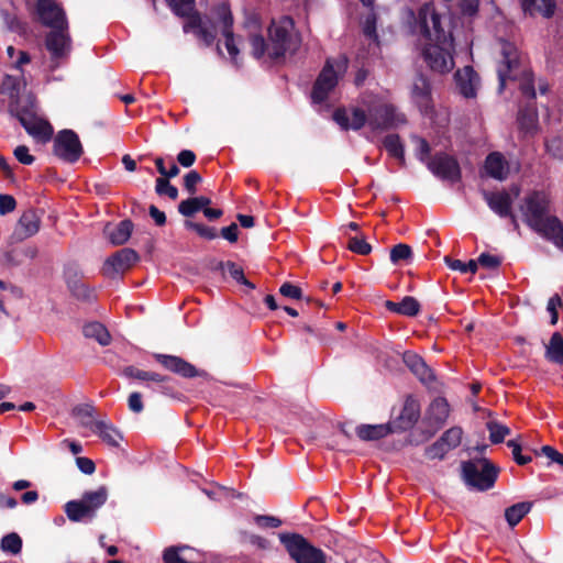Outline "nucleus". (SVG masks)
<instances>
[{
    "label": "nucleus",
    "mask_w": 563,
    "mask_h": 563,
    "mask_svg": "<svg viewBox=\"0 0 563 563\" xmlns=\"http://www.w3.org/2000/svg\"><path fill=\"white\" fill-rule=\"evenodd\" d=\"M407 13L412 31L421 36L422 54L428 66L440 74L451 71L454 67L453 37L450 31L444 30L433 2H423L417 15L412 10Z\"/></svg>",
    "instance_id": "obj_1"
},
{
    "label": "nucleus",
    "mask_w": 563,
    "mask_h": 563,
    "mask_svg": "<svg viewBox=\"0 0 563 563\" xmlns=\"http://www.w3.org/2000/svg\"><path fill=\"white\" fill-rule=\"evenodd\" d=\"M244 27L249 32L252 54L256 58L267 55L272 59L287 53H294L299 46V36L295 31L294 21L289 16L273 20L268 27V42L258 33L261 22L257 14L246 16Z\"/></svg>",
    "instance_id": "obj_2"
},
{
    "label": "nucleus",
    "mask_w": 563,
    "mask_h": 563,
    "mask_svg": "<svg viewBox=\"0 0 563 563\" xmlns=\"http://www.w3.org/2000/svg\"><path fill=\"white\" fill-rule=\"evenodd\" d=\"M334 121L344 130H360L368 126L372 131L397 128L406 122L402 113L383 101L373 99L364 101L361 107L339 109L333 114Z\"/></svg>",
    "instance_id": "obj_3"
},
{
    "label": "nucleus",
    "mask_w": 563,
    "mask_h": 563,
    "mask_svg": "<svg viewBox=\"0 0 563 563\" xmlns=\"http://www.w3.org/2000/svg\"><path fill=\"white\" fill-rule=\"evenodd\" d=\"M35 13L41 23L51 29L46 36V47L52 56L60 58L68 55L71 40L63 8L55 0H37Z\"/></svg>",
    "instance_id": "obj_4"
},
{
    "label": "nucleus",
    "mask_w": 563,
    "mask_h": 563,
    "mask_svg": "<svg viewBox=\"0 0 563 563\" xmlns=\"http://www.w3.org/2000/svg\"><path fill=\"white\" fill-rule=\"evenodd\" d=\"M500 51L503 55V62L498 68L500 89L505 88L507 79L519 80L522 93L528 98H534L536 91L532 75L523 66V59L518 53L517 47L512 43L501 41Z\"/></svg>",
    "instance_id": "obj_5"
},
{
    "label": "nucleus",
    "mask_w": 563,
    "mask_h": 563,
    "mask_svg": "<svg viewBox=\"0 0 563 563\" xmlns=\"http://www.w3.org/2000/svg\"><path fill=\"white\" fill-rule=\"evenodd\" d=\"M347 70V59L344 56L330 58L327 60L322 71L320 73L312 93V101L316 103L323 102L330 91L338 85L339 79L344 76Z\"/></svg>",
    "instance_id": "obj_6"
},
{
    "label": "nucleus",
    "mask_w": 563,
    "mask_h": 563,
    "mask_svg": "<svg viewBox=\"0 0 563 563\" xmlns=\"http://www.w3.org/2000/svg\"><path fill=\"white\" fill-rule=\"evenodd\" d=\"M108 489L104 486L95 492H86L80 500H70L65 505L67 517L75 522L95 517L96 511L107 501Z\"/></svg>",
    "instance_id": "obj_7"
},
{
    "label": "nucleus",
    "mask_w": 563,
    "mask_h": 563,
    "mask_svg": "<svg viewBox=\"0 0 563 563\" xmlns=\"http://www.w3.org/2000/svg\"><path fill=\"white\" fill-rule=\"evenodd\" d=\"M290 558L296 563H327L324 553L299 534H279Z\"/></svg>",
    "instance_id": "obj_8"
},
{
    "label": "nucleus",
    "mask_w": 563,
    "mask_h": 563,
    "mask_svg": "<svg viewBox=\"0 0 563 563\" xmlns=\"http://www.w3.org/2000/svg\"><path fill=\"white\" fill-rule=\"evenodd\" d=\"M462 470L466 484L479 490L493 487L498 474L497 468L487 460L466 462Z\"/></svg>",
    "instance_id": "obj_9"
},
{
    "label": "nucleus",
    "mask_w": 563,
    "mask_h": 563,
    "mask_svg": "<svg viewBox=\"0 0 563 563\" xmlns=\"http://www.w3.org/2000/svg\"><path fill=\"white\" fill-rule=\"evenodd\" d=\"M33 107L25 104L20 111H15L21 124L25 131L37 142L46 143L52 139L53 128L44 119L35 115Z\"/></svg>",
    "instance_id": "obj_10"
},
{
    "label": "nucleus",
    "mask_w": 563,
    "mask_h": 563,
    "mask_svg": "<svg viewBox=\"0 0 563 563\" xmlns=\"http://www.w3.org/2000/svg\"><path fill=\"white\" fill-rule=\"evenodd\" d=\"M82 145L71 130H63L54 139V154L66 163H75L82 155Z\"/></svg>",
    "instance_id": "obj_11"
},
{
    "label": "nucleus",
    "mask_w": 563,
    "mask_h": 563,
    "mask_svg": "<svg viewBox=\"0 0 563 563\" xmlns=\"http://www.w3.org/2000/svg\"><path fill=\"white\" fill-rule=\"evenodd\" d=\"M26 82L22 77L7 75L2 81V91L9 95L12 112L20 111L25 104L33 107L35 99L25 90Z\"/></svg>",
    "instance_id": "obj_12"
},
{
    "label": "nucleus",
    "mask_w": 563,
    "mask_h": 563,
    "mask_svg": "<svg viewBox=\"0 0 563 563\" xmlns=\"http://www.w3.org/2000/svg\"><path fill=\"white\" fill-rule=\"evenodd\" d=\"M550 199L544 191H534L526 198L525 206L522 207L523 216L530 227L534 221H541L549 217Z\"/></svg>",
    "instance_id": "obj_13"
},
{
    "label": "nucleus",
    "mask_w": 563,
    "mask_h": 563,
    "mask_svg": "<svg viewBox=\"0 0 563 563\" xmlns=\"http://www.w3.org/2000/svg\"><path fill=\"white\" fill-rule=\"evenodd\" d=\"M137 260L139 255L135 251L122 249L106 261L103 272L107 276L114 277L131 268Z\"/></svg>",
    "instance_id": "obj_14"
},
{
    "label": "nucleus",
    "mask_w": 563,
    "mask_h": 563,
    "mask_svg": "<svg viewBox=\"0 0 563 563\" xmlns=\"http://www.w3.org/2000/svg\"><path fill=\"white\" fill-rule=\"evenodd\" d=\"M518 196V187H512L510 191L484 192V199L489 208L501 218L511 214L512 201Z\"/></svg>",
    "instance_id": "obj_15"
},
{
    "label": "nucleus",
    "mask_w": 563,
    "mask_h": 563,
    "mask_svg": "<svg viewBox=\"0 0 563 563\" xmlns=\"http://www.w3.org/2000/svg\"><path fill=\"white\" fill-rule=\"evenodd\" d=\"M536 232L563 251V222L554 216L545 217L531 227Z\"/></svg>",
    "instance_id": "obj_16"
},
{
    "label": "nucleus",
    "mask_w": 563,
    "mask_h": 563,
    "mask_svg": "<svg viewBox=\"0 0 563 563\" xmlns=\"http://www.w3.org/2000/svg\"><path fill=\"white\" fill-rule=\"evenodd\" d=\"M218 22L221 27L222 35L224 37L225 48L232 60H236L239 55V48L235 45V40L231 30L233 20L231 12L227 5L219 7L217 11Z\"/></svg>",
    "instance_id": "obj_17"
},
{
    "label": "nucleus",
    "mask_w": 563,
    "mask_h": 563,
    "mask_svg": "<svg viewBox=\"0 0 563 563\" xmlns=\"http://www.w3.org/2000/svg\"><path fill=\"white\" fill-rule=\"evenodd\" d=\"M428 168L437 176L446 179H456L460 174L459 165L454 158L445 154L435 155L428 162Z\"/></svg>",
    "instance_id": "obj_18"
},
{
    "label": "nucleus",
    "mask_w": 563,
    "mask_h": 563,
    "mask_svg": "<svg viewBox=\"0 0 563 563\" xmlns=\"http://www.w3.org/2000/svg\"><path fill=\"white\" fill-rule=\"evenodd\" d=\"M455 82L461 95L465 98H473L476 96L479 79L471 66H465L456 71Z\"/></svg>",
    "instance_id": "obj_19"
},
{
    "label": "nucleus",
    "mask_w": 563,
    "mask_h": 563,
    "mask_svg": "<svg viewBox=\"0 0 563 563\" xmlns=\"http://www.w3.org/2000/svg\"><path fill=\"white\" fill-rule=\"evenodd\" d=\"M186 33L192 32L201 38L207 45H210L216 37V26L207 21H203L198 15L189 16L184 25Z\"/></svg>",
    "instance_id": "obj_20"
},
{
    "label": "nucleus",
    "mask_w": 563,
    "mask_h": 563,
    "mask_svg": "<svg viewBox=\"0 0 563 563\" xmlns=\"http://www.w3.org/2000/svg\"><path fill=\"white\" fill-rule=\"evenodd\" d=\"M155 358L166 369L176 373L183 377H195L197 376V369L195 366L186 362L185 360L166 354H155Z\"/></svg>",
    "instance_id": "obj_21"
},
{
    "label": "nucleus",
    "mask_w": 563,
    "mask_h": 563,
    "mask_svg": "<svg viewBox=\"0 0 563 563\" xmlns=\"http://www.w3.org/2000/svg\"><path fill=\"white\" fill-rule=\"evenodd\" d=\"M411 96L422 113L428 114L431 109V90L429 81L423 76H418L411 87Z\"/></svg>",
    "instance_id": "obj_22"
},
{
    "label": "nucleus",
    "mask_w": 563,
    "mask_h": 563,
    "mask_svg": "<svg viewBox=\"0 0 563 563\" xmlns=\"http://www.w3.org/2000/svg\"><path fill=\"white\" fill-rule=\"evenodd\" d=\"M484 170L488 176L504 180L510 173V166L501 153L493 152L485 159Z\"/></svg>",
    "instance_id": "obj_23"
},
{
    "label": "nucleus",
    "mask_w": 563,
    "mask_h": 563,
    "mask_svg": "<svg viewBox=\"0 0 563 563\" xmlns=\"http://www.w3.org/2000/svg\"><path fill=\"white\" fill-rule=\"evenodd\" d=\"M40 230V217L33 210L25 211L14 230V235L22 241L36 234Z\"/></svg>",
    "instance_id": "obj_24"
},
{
    "label": "nucleus",
    "mask_w": 563,
    "mask_h": 563,
    "mask_svg": "<svg viewBox=\"0 0 563 563\" xmlns=\"http://www.w3.org/2000/svg\"><path fill=\"white\" fill-rule=\"evenodd\" d=\"M404 360L407 366L419 377L422 383L427 384L433 380L434 376L432 371L420 356L406 353Z\"/></svg>",
    "instance_id": "obj_25"
},
{
    "label": "nucleus",
    "mask_w": 563,
    "mask_h": 563,
    "mask_svg": "<svg viewBox=\"0 0 563 563\" xmlns=\"http://www.w3.org/2000/svg\"><path fill=\"white\" fill-rule=\"evenodd\" d=\"M393 432L389 423L361 424L356 428V434L364 441L379 440Z\"/></svg>",
    "instance_id": "obj_26"
},
{
    "label": "nucleus",
    "mask_w": 563,
    "mask_h": 563,
    "mask_svg": "<svg viewBox=\"0 0 563 563\" xmlns=\"http://www.w3.org/2000/svg\"><path fill=\"white\" fill-rule=\"evenodd\" d=\"M420 416V406L419 402L413 399L412 397H409L406 399L402 410L398 417L399 419V428L400 429H407L411 427L419 418Z\"/></svg>",
    "instance_id": "obj_27"
},
{
    "label": "nucleus",
    "mask_w": 563,
    "mask_h": 563,
    "mask_svg": "<svg viewBox=\"0 0 563 563\" xmlns=\"http://www.w3.org/2000/svg\"><path fill=\"white\" fill-rule=\"evenodd\" d=\"M385 306L389 311L408 317H413L418 314L420 310V303L418 302V300L410 296L402 298L400 302H394L388 300L386 301Z\"/></svg>",
    "instance_id": "obj_28"
},
{
    "label": "nucleus",
    "mask_w": 563,
    "mask_h": 563,
    "mask_svg": "<svg viewBox=\"0 0 563 563\" xmlns=\"http://www.w3.org/2000/svg\"><path fill=\"white\" fill-rule=\"evenodd\" d=\"M133 230V224L129 220L121 221L118 225L113 228H107L106 233L114 245L124 244L131 236Z\"/></svg>",
    "instance_id": "obj_29"
},
{
    "label": "nucleus",
    "mask_w": 563,
    "mask_h": 563,
    "mask_svg": "<svg viewBox=\"0 0 563 563\" xmlns=\"http://www.w3.org/2000/svg\"><path fill=\"white\" fill-rule=\"evenodd\" d=\"M522 7L531 15L541 14L545 18L554 13V0H522Z\"/></svg>",
    "instance_id": "obj_30"
},
{
    "label": "nucleus",
    "mask_w": 563,
    "mask_h": 563,
    "mask_svg": "<svg viewBox=\"0 0 563 563\" xmlns=\"http://www.w3.org/2000/svg\"><path fill=\"white\" fill-rule=\"evenodd\" d=\"M451 9L462 19H472L478 12L479 0H451Z\"/></svg>",
    "instance_id": "obj_31"
},
{
    "label": "nucleus",
    "mask_w": 563,
    "mask_h": 563,
    "mask_svg": "<svg viewBox=\"0 0 563 563\" xmlns=\"http://www.w3.org/2000/svg\"><path fill=\"white\" fill-rule=\"evenodd\" d=\"M93 433L98 434L102 441L112 446H117L121 440V434L119 431L106 420H100L98 422L97 428L93 429Z\"/></svg>",
    "instance_id": "obj_32"
},
{
    "label": "nucleus",
    "mask_w": 563,
    "mask_h": 563,
    "mask_svg": "<svg viewBox=\"0 0 563 563\" xmlns=\"http://www.w3.org/2000/svg\"><path fill=\"white\" fill-rule=\"evenodd\" d=\"M428 413L429 418L435 423H444L450 415V407L446 399L441 397L434 399L429 407Z\"/></svg>",
    "instance_id": "obj_33"
},
{
    "label": "nucleus",
    "mask_w": 563,
    "mask_h": 563,
    "mask_svg": "<svg viewBox=\"0 0 563 563\" xmlns=\"http://www.w3.org/2000/svg\"><path fill=\"white\" fill-rule=\"evenodd\" d=\"M74 415L78 419L80 426L87 428L93 433V429L97 428V424L100 420H97L93 417V408L89 405L78 406L74 410Z\"/></svg>",
    "instance_id": "obj_34"
},
{
    "label": "nucleus",
    "mask_w": 563,
    "mask_h": 563,
    "mask_svg": "<svg viewBox=\"0 0 563 563\" xmlns=\"http://www.w3.org/2000/svg\"><path fill=\"white\" fill-rule=\"evenodd\" d=\"M86 338L95 339L101 345L110 343V334L108 330L99 322H91L84 327Z\"/></svg>",
    "instance_id": "obj_35"
},
{
    "label": "nucleus",
    "mask_w": 563,
    "mask_h": 563,
    "mask_svg": "<svg viewBox=\"0 0 563 563\" xmlns=\"http://www.w3.org/2000/svg\"><path fill=\"white\" fill-rule=\"evenodd\" d=\"M547 357L554 363L563 364V338L559 333L551 336L547 346Z\"/></svg>",
    "instance_id": "obj_36"
},
{
    "label": "nucleus",
    "mask_w": 563,
    "mask_h": 563,
    "mask_svg": "<svg viewBox=\"0 0 563 563\" xmlns=\"http://www.w3.org/2000/svg\"><path fill=\"white\" fill-rule=\"evenodd\" d=\"M210 200L206 197H196L184 200L179 203L178 210L185 217H190L200 209L207 207Z\"/></svg>",
    "instance_id": "obj_37"
},
{
    "label": "nucleus",
    "mask_w": 563,
    "mask_h": 563,
    "mask_svg": "<svg viewBox=\"0 0 563 563\" xmlns=\"http://www.w3.org/2000/svg\"><path fill=\"white\" fill-rule=\"evenodd\" d=\"M531 509L529 503L516 504L505 511V518L509 526H516Z\"/></svg>",
    "instance_id": "obj_38"
},
{
    "label": "nucleus",
    "mask_w": 563,
    "mask_h": 563,
    "mask_svg": "<svg viewBox=\"0 0 563 563\" xmlns=\"http://www.w3.org/2000/svg\"><path fill=\"white\" fill-rule=\"evenodd\" d=\"M519 126L525 133H533L537 129V113L533 109H527L519 113Z\"/></svg>",
    "instance_id": "obj_39"
},
{
    "label": "nucleus",
    "mask_w": 563,
    "mask_h": 563,
    "mask_svg": "<svg viewBox=\"0 0 563 563\" xmlns=\"http://www.w3.org/2000/svg\"><path fill=\"white\" fill-rule=\"evenodd\" d=\"M463 431L459 427H453L445 431L440 440L444 443L448 451L455 449L462 441Z\"/></svg>",
    "instance_id": "obj_40"
},
{
    "label": "nucleus",
    "mask_w": 563,
    "mask_h": 563,
    "mask_svg": "<svg viewBox=\"0 0 563 563\" xmlns=\"http://www.w3.org/2000/svg\"><path fill=\"white\" fill-rule=\"evenodd\" d=\"M384 147L391 156L399 159L404 158V147L398 135H387L384 140Z\"/></svg>",
    "instance_id": "obj_41"
},
{
    "label": "nucleus",
    "mask_w": 563,
    "mask_h": 563,
    "mask_svg": "<svg viewBox=\"0 0 563 563\" xmlns=\"http://www.w3.org/2000/svg\"><path fill=\"white\" fill-rule=\"evenodd\" d=\"M22 548V539L16 533H9L1 540V549L4 552L18 554Z\"/></svg>",
    "instance_id": "obj_42"
},
{
    "label": "nucleus",
    "mask_w": 563,
    "mask_h": 563,
    "mask_svg": "<svg viewBox=\"0 0 563 563\" xmlns=\"http://www.w3.org/2000/svg\"><path fill=\"white\" fill-rule=\"evenodd\" d=\"M487 429L489 431V439L493 443L503 442L506 435H508L510 432V430L506 426L495 421L488 422Z\"/></svg>",
    "instance_id": "obj_43"
},
{
    "label": "nucleus",
    "mask_w": 563,
    "mask_h": 563,
    "mask_svg": "<svg viewBox=\"0 0 563 563\" xmlns=\"http://www.w3.org/2000/svg\"><path fill=\"white\" fill-rule=\"evenodd\" d=\"M170 9L181 16H187L194 9V0H165Z\"/></svg>",
    "instance_id": "obj_44"
},
{
    "label": "nucleus",
    "mask_w": 563,
    "mask_h": 563,
    "mask_svg": "<svg viewBox=\"0 0 563 563\" xmlns=\"http://www.w3.org/2000/svg\"><path fill=\"white\" fill-rule=\"evenodd\" d=\"M376 15L374 13H368L364 21L362 22L364 34L373 40L374 44L378 45V36L376 33Z\"/></svg>",
    "instance_id": "obj_45"
},
{
    "label": "nucleus",
    "mask_w": 563,
    "mask_h": 563,
    "mask_svg": "<svg viewBox=\"0 0 563 563\" xmlns=\"http://www.w3.org/2000/svg\"><path fill=\"white\" fill-rule=\"evenodd\" d=\"M411 257V249L407 244H397L390 251V261L394 264L399 263L400 261H406Z\"/></svg>",
    "instance_id": "obj_46"
},
{
    "label": "nucleus",
    "mask_w": 563,
    "mask_h": 563,
    "mask_svg": "<svg viewBox=\"0 0 563 563\" xmlns=\"http://www.w3.org/2000/svg\"><path fill=\"white\" fill-rule=\"evenodd\" d=\"M156 191L158 195H166L170 199H176L178 197L177 188L170 185L166 178H157Z\"/></svg>",
    "instance_id": "obj_47"
},
{
    "label": "nucleus",
    "mask_w": 563,
    "mask_h": 563,
    "mask_svg": "<svg viewBox=\"0 0 563 563\" xmlns=\"http://www.w3.org/2000/svg\"><path fill=\"white\" fill-rule=\"evenodd\" d=\"M349 249L357 254L366 255L371 253L372 246L363 238H351L349 241Z\"/></svg>",
    "instance_id": "obj_48"
},
{
    "label": "nucleus",
    "mask_w": 563,
    "mask_h": 563,
    "mask_svg": "<svg viewBox=\"0 0 563 563\" xmlns=\"http://www.w3.org/2000/svg\"><path fill=\"white\" fill-rule=\"evenodd\" d=\"M413 142L416 144V155L417 157L423 162L427 163L429 159V153H430V146L428 142L424 139H421L419 136H413Z\"/></svg>",
    "instance_id": "obj_49"
},
{
    "label": "nucleus",
    "mask_w": 563,
    "mask_h": 563,
    "mask_svg": "<svg viewBox=\"0 0 563 563\" xmlns=\"http://www.w3.org/2000/svg\"><path fill=\"white\" fill-rule=\"evenodd\" d=\"M224 272L228 273L233 279H235L238 283L247 285L250 287H253L244 277L243 271L240 266L232 262H228L224 265Z\"/></svg>",
    "instance_id": "obj_50"
},
{
    "label": "nucleus",
    "mask_w": 563,
    "mask_h": 563,
    "mask_svg": "<svg viewBox=\"0 0 563 563\" xmlns=\"http://www.w3.org/2000/svg\"><path fill=\"white\" fill-rule=\"evenodd\" d=\"M448 264L451 269L459 271L461 273L474 274L477 269V263L475 261H470L467 263H464L460 260H451V261H448Z\"/></svg>",
    "instance_id": "obj_51"
},
{
    "label": "nucleus",
    "mask_w": 563,
    "mask_h": 563,
    "mask_svg": "<svg viewBox=\"0 0 563 563\" xmlns=\"http://www.w3.org/2000/svg\"><path fill=\"white\" fill-rule=\"evenodd\" d=\"M547 151L554 157L563 159V140L561 137H554L549 140L545 144Z\"/></svg>",
    "instance_id": "obj_52"
},
{
    "label": "nucleus",
    "mask_w": 563,
    "mask_h": 563,
    "mask_svg": "<svg viewBox=\"0 0 563 563\" xmlns=\"http://www.w3.org/2000/svg\"><path fill=\"white\" fill-rule=\"evenodd\" d=\"M448 452L444 443L439 440L427 449L426 454L429 459H443Z\"/></svg>",
    "instance_id": "obj_53"
},
{
    "label": "nucleus",
    "mask_w": 563,
    "mask_h": 563,
    "mask_svg": "<svg viewBox=\"0 0 563 563\" xmlns=\"http://www.w3.org/2000/svg\"><path fill=\"white\" fill-rule=\"evenodd\" d=\"M13 154L21 164L31 165L34 162V156L30 154V151L25 145L16 146Z\"/></svg>",
    "instance_id": "obj_54"
},
{
    "label": "nucleus",
    "mask_w": 563,
    "mask_h": 563,
    "mask_svg": "<svg viewBox=\"0 0 563 563\" xmlns=\"http://www.w3.org/2000/svg\"><path fill=\"white\" fill-rule=\"evenodd\" d=\"M201 181L200 175L196 170H190L184 179V186L189 194H195L196 186Z\"/></svg>",
    "instance_id": "obj_55"
},
{
    "label": "nucleus",
    "mask_w": 563,
    "mask_h": 563,
    "mask_svg": "<svg viewBox=\"0 0 563 563\" xmlns=\"http://www.w3.org/2000/svg\"><path fill=\"white\" fill-rule=\"evenodd\" d=\"M15 199L10 195H0V214L4 216L15 209Z\"/></svg>",
    "instance_id": "obj_56"
},
{
    "label": "nucleus",
    "mask_w": 563,
    "mask_h": 563,
    "mask_svg": "<svg viewBox=\"0 0 563 563\" xmlns=\"http://www.w3.org/2000/svg\"><path fill=\"white\" fill-rule=\"evenodd\" d=\"M186 225L187 228L194 229L200 236L208 240H212L217 235L213 229L205 227L202 224H197L188 221L186 222Z\"/></svg>",
    "instance_id": "obj_57"
},
{
    "label": "nucleus",
    "mask_w": 563,
    "mask_h": 563,
    "mask_svg": "<svg viewBox=\"0 0 563 563\" xmlns=\"http://www.w3.org/2000/svg\"><path fill=\"white\" fill-rule=\"evenodd\" d=\"M507 444L509 448H511L512 456L519 465H525L531 461L530 456H525L521 454V446L518 443H516L515 441L511 440V441H508Z\"/></svg>",
    "instance_id": "obj_58"
},
{
    "label": "nucleus",
    "mask_w": 563,
    "mask_h": 563,
    "mask_svg": "<svg viewBox=\"0 0 563 563\" xmlns=\"http://www.w3.org/2000/svg\"><path fill=\"white\" fill-rule=\"evenodd\" d=\"M7 53L11 59L14 57L15 54H18L19 58L14 63V67L18 69H20L22 67V65L27 64L30 62V57L25 52H23V51L16 52L13 46H9L7 48Z\"/></svg>",
    "instance_id": "obj_59"
},
{
    "label": "nucleus",
    "mask_w": 563,
    "mask_h": 563,
    "mask_svg": "<svg viewBox=\"0 0 563 563\" xmlns=\"http://www.w3.org/2000/svg\"><path fill=\"white\" fill-rule=\"evenodd\" d=\"M279 291L283 296L288 298L299 299L301 297L300 288L289 283L283 284Z\"/></svg>",
    "instance_id": "obj_60"
},
{
    "label": "nucleus",
    "mask_w": 563,
    "mask_h": 563,
    "mask_svg": "<svg viewBox=\"0 0 563 563\" xmlns=\"http://www.w3.org/2000/svg\"><path fill=\"white\" fill-rule=\"evenodd\" d=\"M255 522L260 527H265V528H277L282 523V521L278 518L272 517V516H256Z\"/></svg>",
    "instance_id": "obj_61"
},
{
    "label": "nucleus",
    "mask_w": 563,
    "mask_h": 563,
    "mask_svg": "<svg viewBox=\"0 0 563 563\" xmlns=\"http://www.w3.org/2000/svg\"><path fill=\"white\" fill-rule=\"evenodd\" d=\"M165 563H183L181 560V547L169 548L164 553Z\"/></svg>",
    "instance_id": "obj_62"
},
{
    "label": "nucleus",
    "mask_w": 563,
    "mask_h": 563,
    "mask_svg": "<svg viewBox=\"0 0 563 563\" xmlns=\"http://www.w3.org/2000/svg\"><path fill=\"white\" fill-rule=\"evenodd\" d=\"M542 453L550 459L552 462H555L563 466V454L556 451L554 448L544 445L541 449Z\"/></svg>",
    "instance_id": "obj_63"
},
{
    "label": "nucleus",
    "mask_w": 563,
    "mask_h": 563,
    "mask_svg": "<svg viewBox=\"0 0 563 563\" xmlns=\"http://www.w3.org/2000/svg\"><path fill=\"white\" fill-rule=\"evenodd\" d=\"M198 552L188 547H181L183 563H200Z\"/></svg>",
    "instance_id": "obj_64"
}]
</instances>
